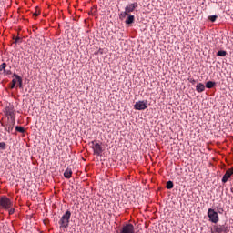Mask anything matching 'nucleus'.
Here are the masks:
<instances>
[{
	"instance_id": "nucleus-25",
	"label": "nucleus",
	"mask_w": 233,
	"mask_h": 233,
	"mask_svg": "<svg viewBox=\"0 0 233 233\" xmlns=\"http://www.w3.org/2000/svg\"><path fill=\"white\" fill-rule=\"evenodd\" d=\"M10 208H11L9 209V215H13V213H15V209L14 208H12V206Z\"/></svg>"
},
{
	"instance_id": "nucleus-5",
	"label": "nucleus",
	"mask_w": 233,
	"mask_h": 233,
	"mask_svg": "<svg viewBox=\"0 0 233 233\" xmlns=\"http://www.w3.org/2000/svg\"><path fill=\"white\" fill-rule=\"evenodd\" d=\"M90 146L94 151V154H96V156H101V154L103 153L101 144H98V142L94 140L90 143Z\"/></svg>"
},
{
	"instance_id": "nucleus-22",
	"label": "nucleus",
	"mask_w": 233,
	"mask_h": 233,
	"mask_svg": "<svg viewBox=\"0 0 233 233\" xmlns=\"http://www.w3.org/2000/svg\"><path fill=\"white\" fill-rule=\"evenodd\" d=\"M16 83H17V79L16 77H15V79L12 80L11 88H15Z\"/></svg>"
},
{
	"instance_id": "nucleus-4",
	"label": "nucleus",
	"mask_w": 233,
	"mask_h": 233,
	"mask_svg": "<svg viewBox=\"0 0 233 233\" xmlns=\"http://www.w3.org/2000/svg\"><path fill=\"white\" fill-rule=\"evenodd\" d=\"M208 217L209 218V220H211V222L214 224H217V222L219 220L218 211H215V209H212V208H209L208 210Z\"/></svg>"
},
{
	"instance_id": "nucleus-11",
	"label": "nucleus",
	"mask_w": 233,
	"mask_h": 233,
	"mask_svg": "<svg viewBox=\"0 0 233 233\" xmlns=\"http://www.w3.org/2000/svg\"><path fill=\"white\" fill-rule=\"evenodd\" d=\"M232 175L233 168H228V170H227L224 176L222 177V183H227V181H228Z\"/></svg>"
},
{
	"instance_id": "nucleus-21",
	"label": "nucleus",
	"mask_w": 233,
	"mask_h": 233,
	"mask_svg": "<svg viewBox=\"0 0 233 233\" xmlns=\"http://www.w3.org/2000/svg\"><path fill=\"white\" fill-rule=\"evenodd\" d=\"M188 81L192 83V85H195L196 83H198V79H194V77H188Z\"/></svg>"
},
{
	"instance_id": "nucleus-1",
	"label": "nucleus",
	"mask_w": 233,
	"mask_h": 233,
	"mask_svg": "<svg viewBox=\"0 0 233 233\" xmlns=\"http://www.w3.org/2000/svg\"><path fill=\"white\" fill-rule=\"evenodd\" d=\"M71 216H72V213L69 209H67V211H66V213L62 215L59 220L61 228H63L64 229H66L67 228H69Z\"/></svg>"
},
{
	"instance_id": "nucleus-8",
	"label": "nucleus",
	"mask_w": 233,
	"mask_h": 233,
	"mask_svg": "<svg viewBox=\"0 0 233 233\" xmlns=\"http://www.w3.org/2000/svg\"><path fill=\"white\" fill-rule=\"evenodd\" d=\"M148 105L147 101H138L134 105L135 110H146L147 108Z\"/></svg>"
},
{
	"instance_id": "nucleus-12",
	"label": "nucleus",
	"mask_w": 233,
	"mask_h": 233,
	"mask_svg": "<svg viewBox=\"0 0 233 233\" xmlns=\"http://www.w3.org/2000/svg\"><path fill=\"white\" fill-rule=\"evenodd\" d=\"M196 90L198 93L205 92L206 86H205L204 83H198V85L196 86Z\"/></svg>"
},
{
	"instance_id": "nucleus-27",
	"label": "nucleus",
	"mask_w": 233,
	"mask_h": 233,
	"mask_svg": "<svg viewBox=\"0 0 233 233\" xmlns=\"http://www.w3.org/2000/svg\"><path fill=\"white\" fill-rule=\"evenodd\" d=\"M5 74H12L11 70H5Z\"/></svg>"
},
{
	"instance_id": "nucleus-15",
	"label": "nucleus",
	"mask_w": 233,
	"mask_h": 233,
	"mask_svg": "<svg viewBox=\"0 0 233 233\" xmlns=\"http://www.w3.org/2000/svg\"><path fill=\"white\" fill-rule=\"evenodd\" d=\"M135 21V15H130V14L127 15V18L126 19V25H133Z\"/></svg>"
},
{
	"instance_id": "nucleus-26",
	"label": "nucleus",
	"mask_w": 233,
	"mask_h": 233,
	"mask_svg": "<svg viewBox=\"0 0 233 233\" xmlns=\"http://www.w3.org/2000/svg\"><path fill=\"white\" fill-rule=\"evenodd\" d=\"M34 15L35 17H38L39 14L37 12H35Z\"/></svg>"
},
{
	"instance_id": "nucleus-7",
	"label": "nucleus",
	"mask_w": 233,
	"mask_h": 233,
	"mask_svg": "<svg viewBox=\"0 0 233 233\" xmlns=\"http://www.w3.org/2000/svg\"><path fill=\"white\" fill-rule=\"evenodd\" d=\"M120 233H135L134 224H126L120 228Z\"/></svg>"
},
{
	"instance_id": "nucleus-6",
	"label": "nucleus",
	"mask_w": 233,
	"mask_h": 233,
	"mask_svg": "<svg viewBox=\"0 0 233 233\" xmlns=\"http://www.w3.org/2000/svg\"><path fill=\"white\" fill-rule=\"evenodd\" d=\"M13 202L11 198H6V196H3L0 198V206L2 208H5V209H9L12 206Z\"/></svg>"
},
{
	"instance_id": "nucleus-16",
	"label": "nucleus",
	"mask_w": 233,
	"mask_h": 233,
	"mask_svg": "<svg viewBox=\"0 0 233 233\" xmlns=\"http://www.w3.org/2000/svg\"><path fill=\"white\" fill-rule=\"evenodd\" d=\"M216 83L215 81H207L206 87L207 88H213L215 86Z\"/></svg>"
},
{
	"instance_id": "nucleus-10",
	"label": "nucleus",
	"mask_w": 233,
	"mask_h": 233,
	"mask_svg": "<svg viewBox=\"0 0 233 233\" xmlns=\"http://www.w3.org/2000/svg\"><path fill=\"white\" fill-rule=\"evenodd\" d=\"M15 125V120H12V119H9L7 120V124H5V131H7L8 133H11V131H13L14 129V127Z\"/></svg>"
},
{
	"instance_id": "nucleus-9",
	"label": "nucleus",
	"mask_w": 233,
	"mask_h": 233,
	"mask_svg": "<svg viewBox=\"0 0 233 233\" xmlns=\"http://www.w3.org/2000/svg\"><path fill=\"white\" fill-rule=\"evenodd\" d=\"M213 228L215 229V231H218V233H228L229 232V229H228V226H226V225L213 226Z\"/></svg>"
},
{
	"instance_id": "nucleus-13",
	"label": "nucleus",
	"mask_w": 233,
	"mask_h": 233,
	"mask_svg": "<svg viewBox=\"0 0 233 233\" xmlns=\"http://www.w3.org/2000/svg\"><path fill=\"white\" fill-rule=\"evenodd\" d=\"M14 77H15L16 81L18 82V86L20 88H22L23 87V79H22L21 76H19V74L15 73Z\"/></svg>"
},
{
	"instance_id": "nucleus-17",
	"label": "nucleus",
	"mask_w": 233,
	"mask_h": 233,
	"mask_svg": "<svg viewBox=\"0 0 233 233\" xmlns=\"http://www.w3.org/2000/svg\"><path fill=\"white\" fill-rule=\"evenodd\" d=\"M166 187L167 188V190H171L172 188H174L173 181H167V183L166 184Z\"/></svg>"
},
{
	"instance_id": "nucleus-29",
	"label": "nucleus",
	"mask_w": 233,
	"mask_h": 233,
	"mask_svg": "<svg viewBox=\"0 0 233 233\" xmlns=\"http://www.w3.org/2000/svg\"><path fill=\"white\" fill-rule=\"evenodd\" d=\"M212 233H218V231H216V229H214V228H213Z\"/></svg>"
},
{
	"instance_id": "nucleus-20",
	"label": "nucleus",
	"mask_w": 233,
	"mask_h": 233,
	"mask_svg": "<svg viewBox=\"0 0 233 233\" xmlns=\"http://www.w3.org/2000/svg\"><path fill=\"white\" fill-rule=\"evenodd\" d=\"M208 19L211 21V23H215V21L218 19V15H210Z\"/></svg>"
},
{
	"instance_id": "nucleus-2",
	"label": "nucleus",
	"mask_w": 233,
	"mask_h": 233,
	"mask_svg": "<svg viewBox=\"0 0 233 233\" xmlns=\"http://www.w3.org/2000/svg\"><path fill=\"white\" fill-rule=\"evenodd\" d=\"M138 6V3H130L129 5H127L125 7V11L120 13V19H126L127 15H129V14H131V12H134V10H136V8H137Z\"/></svg>"
},
{
	"instance_id": "nucleus-19",
	"label": "nucleus",
	"mask_w": 233,
	"mask_h": 233,
	"mask_svg": "<svg viewBox=\"0 0 233 233\" xmlns=\"http://www.w3.org/2000/svg\"><path fill=\"white\" fill-rule=\"evenodd\" d=\"M227 51H218L217 56H227Z\"/></svg>"
},
{
	"instance_id": "nucleus-24",
	"label": "nucleus",
	"mask_w": 233,
	"mask_h": 233,
	"mask_svg": "<svg viewBox=\"0 0 233 233\" xmlns=\"http://www.w3.org/2000/svg\"><path fill=\"white\" fill-rule=\"evenodd\" d=\"M0 149H6L5 142H0Z\"/></svg>"
},
{
	"instance_id": "nucleus-18",
	"label": "nucleus",
	"mask_w": 233,
	"mask_h": 233,
	"mask_svg": "<svg viewBox=\"0 0 233 233\" xmlns=\"http://www.w3.org/2000/svg\"><path fill=\"white\" fill-rule=\"evenodd\" d=\"M15 129L19 131V133H25V128L23 126H16Z\"/></svg>"
},
{
	"instance_id": "nucleus-30",
	"label": "nucleus",
	"mask_w": 233,
	"mask_h": 233,
	"mask_svg": "<svg viewBox=\"0 0 233 233\" xmlns=\"http://www.w3.org/2000/svg\"><path fill=\"white\" fill-rule=\"evenodd\" d=\"M0 70H2V66H0Z\"/></svg>"
},
{
	"instance_id": "nucleus-14",
	"label": "nucleus",
	"mask_w": 233,
	"mask_h": 233,
	"mask_svg": "<svg viewBox=\"0 0 233 233\" xmlns=\"http://www.w3.org/2000/svg\"><path fill=\"white\" fill-rule=\"evenodd\" d=\"M72 168H66L65 172H64V176L66 179H70V177H72Z\"/></svg>"
},
{
	"instance_id": "nucleus-23",
	"label": "nucleus",
	"mask_w": 233,
	"mask_h": 233,
	"mask_svg": "<svg viewBox=\"0 0 233 233\" xmlns=\"http://www.w3.org/2000/svg\"><path fill=\"white\" fill-rule=\"evenodd\" d=\"M6 66L7 65L5 63L1 65V70H4V72L6 74Z\"/></svg>"
},
{
	"instance_id": "nucleus-3",
	"label": "nucleus",
	"mask_w": 233,
	"mask_h": 233,
	"mask_svg": "<svg viewBox=\"0 0 233 233\" xmlns=\"http://www.w3.org/2000/svg\"><path fill=\"white\" fill-rule=\"evenodd\" d=\"M5 115L7 116V120H15L16 118V113L15 109L14 108L13 105H9L8 106H5L4 109Z\"/></svg>"
},
{
	"instance_id": "nucleus-28",
	"label": "nucleus",
	"mask_w": 233,
	"mask_h": 233,
	"mask_svg": "<svg viewBox=\"0 0 233 233\" xmlns=\"http://www.w3.org/2000/svg\"><path fill=\"white\" fill-rule=\"evenodd\" d=\"M19 40H21V38L19 37L15 38V42H19Z\"/></svg>"
}]
</instances>
